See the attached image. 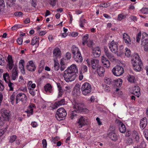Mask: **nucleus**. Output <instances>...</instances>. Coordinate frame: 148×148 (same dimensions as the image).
Returning a JSON list of instances; mask_svg holds the SVG:
<instances>
[{
    "label": "nucleus",
    "mask_w": 148,
    "mask_h": 148,
    "mask_svg": "<svg viewBox=\"0 0 148 148\" xmlns=\"http://www.w3.org/2000/svg\"><path fill=\"white\" fill-rule=\"evenodd\" d=\"M77 73L78 69L76 65H71L64 71L63 77L65 80L68 82L74 81Z\"/></svg>",
    "instance_id": "obj_1"
},
{
    "label": "nucleus",
    "mask_w": 148,
    "mask_h": 148,
    "mask_svg": "<svg viewBox=\"0 0 148 148\" xmlns=\"http://www.w3.org/2000/svg\"><path fill=\"white\" fill-rule=\"evenodd\" d=\"M131 61L134 69L137 71H140L143 67V65L138 55L135 54L133 57Z\"/></svg>",
    "instance_id": "obj_2"
},
{
    "label": "nucleus",
    "mask_w": 148,
    "mask_h": 148,
    "mask_svg": "<svg viewBox=\"0 0 148 148\" xmlns=\"http://www.w3.org/2000/svg\"><path fill=\"white\" fill-rule=\"evenodd\" d=\"M66 114V110L63 108H61L57 110L55 116L58 120L60 121L64 119Z\"/></svg>",
    "instance_id": "obj_3"
},
{
    "label": "nucleus",
    "mask_w": 148,
    "mask_h": 148,
    "mask_svg": "<svg viewBox=\"0 0 148 148\" xmlns=\"http://www.w3.org/2000/svg\"><path fill=\"white\" fill-rule=\"evenodd\" d=\"M81 90L82 94L84 95H88L91 92L92 88L90 84L86 82L82 86Z\"/></svg>",
    "instance_id": "obj_4"
},
{
    "label": "nucleus",
    "mask_w": 148,
    "mask_h": 148,
    "mask_svg": "<svg viewBox=\"0 0 148 148\" xmlns=\"http://www.w3.org/2000/svg\"><path fill=\"white\" fill-rule=\"evenodd\" d=\"M73 108L76 109V112L79 113L81 112L85 108L84 104L76 101H74L72 102Z\"/></svg>",
    "instance_id": "obj_5"
},
{
    "label": "nucleus",
    "mask_w": 148,
    "mask_h": 148,
    "mask_svg": "<svg viewBox=\"0 0 148 148\" xmlns=\"http://www.w3.org/2000/svg\"><path fill=\"white\" fill-rule=\"evenodd\" d=\"M143 37L141 40V45L144 46V49L145 51H148V38L147 34L145 32L142 34Z\"/></svg>",
    "instance_id": "obj_6"
},
{
    "label": "nucleus",
    "mask_w": 148,
    "mask_h": 148,
    "mask_svg": "<svg viewBox=\"0 0 148 148\" xmlns=\"http://www.w3.org/2000/svg\"><path fill=\"white\" fill-rule=\"evenodd\" d=\"M112 71L114 75L119 76L122 75L124 71L122 66L117 65L112 69Z\"/></svg>",
    "instance_id": "obj_7"
},
{
    "label": "nucleus",
    "mask_w": 148,
    "mask_h": 148,
    "mask_svg": "<svg viewBox=\"0 0 148 148\" xmlns=\"http://www.w3.org/2000/svg\"><path fill=\"white\" fill-rule=\"evenodd\" d=\"M27 99V97L24 93H19L16 97V103L17 104L20 101H21L23 103H25Z\"/></svg>",
    "instance_id": "obj_8"
},
{
    "label": "nucleus",
    "mask_w": 148,
    "mask_h": 148,
    "mask_svg": "<svg viewBox=\"0 0 148 148\" xmlns=\"http://www.w3.org/2000/svg\"><path fill=\"white\" fill-rule=\"evenodd\" d=\"M87 121L86 118L83 116H81L78 118L77 123V125L79 128L82 127L87 124Z\"/></svg>",
    "instance_id": "obj_9"
},
{
    "label": "nucleus",
    "mask_w": 148,
    "mask_h": 148,
    "mask_svg": "<svg viewBox=\"0 0 148 148\" xmlns=\"http://www.w3.org/2000/svg\"><path fill=\"white\" fill-rule=\"evenodd\" d=\"M61 52L59 48H55L53 51V60H57L58 59L61 58Z\"/></svg>",
    "instance_id": "obj_10"
},
{
    "label": "nucleus",
    "mask_w": 148,
    "mask_h": 148,
    "mask_svg": "<svg viewBox=\"0 0 148 148\" xmlns=\"http://www.w3.org/2000/svg\"><path fill=\"white\" fill-rule=\"evenodd\" d=\"M108 46L109 49L112 52L114 53L117 51L118 46L116 42H114V40H113L108 44Z\"/></svg>",
    "instance_id": "obj_11"
},
{
    "label": "nucleus",
    "mask_w": 148,
    "mask_h": 148,
    "mask_svg": "<svg viewBox=\"0 0 148 148\" xmlns=\"http://www.w3.org/2000/svg\"><path fill=\"white\" fill-rule=\"evenodd\" d=\"M10 111L8 110L3 109L1 111V116L4 118L6 121H8L10 117Z\"/></svg>",
    "instance_id": "obj_12"
},
{
    "label": "nucleus",
    "mask_w": 148,
    "mask_h": 148,
    "mask_svg": "<svg viewBox=\"0 0 148 148\" xmlns=\"http://www.w3.org/2000/svg\"><path fill=\"white\" fill-rule=\"evenodd\" d=\"M91 63L93 70H95L100 66L99 65V60L97 59H92Z\"/></svg>",
    "instance_id": "obj_13"
},
{
    "label": "nucleus",
    "mask_w": 148,
    "mask_h": 148,
    "mask_svg": "<svg viewBox=\"0 0 148 148\" xmlns=\"http://www.w3.org/2000/svg\"><path fill=\"white\" fill-rule=\"evenodd\" d=\"M100 54L101 51L99 47H97L92 49V56L95 58H97L100 56Z\"/></svg>",
    "instance_id": "obj_14"
},
{
    "label": "nucleus",
    "mask_w": 148,
    "mask_h": 148,
    "mask_svg": "<svg viewBox=\"0 0 148 148\" xmlns=\"http://www.w3.org/2000/svg\"><path fill=\"white\" fill-rule=\"evenodd\" d=\"M123 41L127 45H131V40L130 38L126 33H125L123 34Z\"/></svg>",
    "instance_id": "obj_15"
},
{
    "label": "nucleus",
    "mask_w": 148,
    "mask_h": 148,
    "mask_svg": "<svg viewBox=\"0 0 148 148\" xmlns=\"http://www.w3.org/2000/svg\"><path fill=\"white\" fill-rule=\"evenodd\" d=\"M101 61L104 66L108 68L110 66V64L109 61L103 56L102 57Z\"/></svg>",
    "instance_id": "obj_16"
},
{
    "label": "nucleus",
    "mask_w": 148,
    "mask_h": 148,
    "mask_svg": "<svg viewBox=\"0 0 148 148\" xmlns=\"http://www.w3.org/2000/svg\"><path fill=\"white\" fill-rule=\"evenodd\" d=\"M73 56L75 60L77 62H82L83 60V58L81 53H79Z\"/></svg>",
    "instance_id": "obj_17"
},
{
    "label": "nucleus",
    "mask_w": 148,
    "mask_h": 148,
    "mask_svg": "<svg viewBox=\"0 0 148 148\" xmlns=\"http://www.w3.org/2000/svg\"><path fill=\"white\" fill-rule=\"evenodd\" d=\"M12 77L13 80L16 79L18 76V70L16 67L14 66L13 68L12 71Z\"/></svg>",
    "instance_id": "obj_18"
},
{
    "label": "nucleus",
    "mask_w": 148,
    "mask_h": 148,
    "mask_svg": "<svg viewBox=\"0 0 148 148\" xmlns=\"http://www.w3.org/2000/svg\"><path fill=\"white\" fill-rule=\"evenodd\" d=\"M95 70V71H97L99 75L101 76L103 75V74L105 72V70L103 67L101 66H100Z\"/></svg>",
    "instance_id": "obj_19"
},
{
    "label": "nucleus",
    "mask_w": 148,
    "mask_h": 148,
    "mask_svg": "<svg viewBox=\"0 0 148 148\" xmlns=\"http://www.w3.org/2000/svg\"><path fill=\"white\" fill-rule=\"evenodd\" d=\"M8 65L9 66V68L10 70L12 68L13 66V62L12 60V56L9 55H8Z\"/></svg>",
    "instance_id": "obj_20"
},
{
    "label": "nucleus",
    "mask_w": 148,
    "mask_h": 148,
    "mask_svg": "<svg viewBox=\"0 0 148 148\" xmlns=\"http://www.w3.org/2000/svg\"><path fill=\"white\" fill-rule=\"evenodd\" d=\"M124 53V50L123 46H120L118 49L117 48V51L115 52V53L118 56H120Z\"/></svg>",
    "instance_id": "obj_21"
},
{
    "label": "nucleus",
    "mask_w": 148,
    "mask_h": 148,
    "mask_svg": "<svg viewBox=\"0 0 148 148\" xmlns=\"http://www.w3.org/2000/svg\"><path fill=\"white\" fill-rule=\"evenodd\" d=\"M45 91L47 92L50 93L52 91V86L50 84H47L44 87Z\"/></svg>",
    "instance_id": "obj_22"
},
{
    "label": "nucleus",
    "mask_w": 148,
    "mask_h": 148,
    "mask_svg": "<svg viewBox=\"0 0 148 148\" xmlns=\"http://www.w3.org/2000/svg\"><path fill=\"white\" fill-rule=\"evenodd\" d=\"M119 129L120 132L123 133H125L126 131L125 125L121 122H120L119 124Z\"/></svg>",
    "instance_id": "obj_23"
},
{
    "label": "nucleus",
    "mask_w": 148,
    "mask_h": 148,
    "mask_svg": "<svg viewBox=\"0 0 148 148\" xmlns=\"http://www.w3.org/2000/svg\"><path fill=\"white\" fill-rule=\"evenodd\" d=\"M33 107H34V106L33 105H29V106L28 108L25 111V112H26L27 113V116H28L29 117L31 115L33 114V110L32 108Z\"/></svg>",
    "instance_id": "obj_24"
},
{
    "label": "nucleus",
    "mask_w": 148,
    "mask_h": 148,
    "mask_svg": "<svg viewBox=\"0 0 148 148\" xmlns=\"http://www.w3.org/2000/svg\"><path fill=\"white\" fill-rule=\"evenodd\" d=\"M65 104V101L64 99H62L56 102L55 103L54 106L56 108L60 106L64 105Z\"/></svg>",
    "instance_id": "obj_25"
},
{
    "label": "nucleus",
    "mask_w": 148,
    "mask_h": 148,
    "mask_svg": "<svg viewBox=\"0 0 148 148\" xmlns=\"http://www.w3.org/2000/svg\"><path fill=\"white\" fill-rule=\"evenodd\" d=\"M80 86L79 84H77L75 85L74 89L73 90L74 92L77 95H79L80 93Z\"/></svg>",
    "instance_id": "obj_26"
},
{
    "label": "nucleus",
    "mask_w": 148,
    "mask_h": 148,
    "mask_svg": "<svg viewBox=\"0 0 148 148\" xmlns=\"http://www.w3.org/2000/svg\"><path fill=\"white\" fill-rule=\"evenodd\" d=\"M147 124L146 119L145 118H143L140 121V126L143 129H144L146 127Z\"/></svg>",
    "instance_id": "obj_27"
},
{
    "label": "nucleus",
    "mask_w": 148,
    "mask_h": 148,
    "mask_svg": "<svg viewBox=\"0 0 148 148\" xmlns=\"http://www.w3.org/2000/svg\"><path fill=\"white\" fill-rule=\"evenodd\" d=\"M133 93L137 96L138 97H139L140 95V89L138 86H135L134 88L133 89Z\"/></svg>",
    "instance_id": "obj_28"
},
{
    "label": "nucleus",
    "mask_w": 148,
    "mask_h": 148,
    "mask_svg": "<svg viewBox=\"0 0 148 148\" xmlns=\"http://www.w3.org/2000/svg\"><path fill=\"white\" fill-rule=\"evenodd\" d=\"M109 136L111 140L113 141H116L117 140V136L114 132L109 133Z\"/></svg>",
    "instance_id": "obj_29"
},
{
    "label": "nucleus",
    "mask_w": 148,
    "mask_h": 148,
    "mask_svg": "<svg viewBox=\"0 0 148 148\" xmlns=\"http://www.w3.org/2000/svg\"><path fill=\"white\" fill-rule=\"evenodd\" d=\"M71 51L73 56L75 54L80 53L78 48L75 46H73L72 47Z\"/></svg>",
    "instance_id": "obj_30"
},
{
    "label": "nucleus",
    "mask_w": 148,
    "mask_h": 148,
    "mask_svg": "<svg viewBox=\"0 0 148 148\" xmlns=\"http://www.w3.org/2000/svg\"><path fill=\"white\" fill-rule=\"evenodd\" d=\"M114 85L117 87L121 86L122 84L123 81L121 79H119L114 80Z\"/></svg>",
    "instance_id": "obj_31"
},
{
    "label": "nucleus",
    "mask_w": 148,
    "mask_h": 148,
    "mask_svg": "<svg viewBox=\"0 0 148 148\" xmlns=\"http://www.w3.org/2000/svg\"><path fill=\"white\" fill-rule=\"evenodd\" d=\"M16 0H6V3L9 7H12L15 4V2Z\"/></svg>",
    "instance_id": "obj_32"
},
{
    "label": "nucleus",
    "mask_w": 148,
    "mask_h": 148,
    "mask_svg": "<svg viewBox=\"0 0 148 148\" xmlns=\"http://www.w3.org/2000/svg\"><path fill=\"white\" fill-rule=\"evenodd\" d=\"M105 54L108 58L109 60H111L114 61L116 60V59L115 58L114 56L111 53L109 52L108 53H106Z\"/></svg>",
    "instance_id": "obj_33"
},
{
    "label": "nucleus",
    "mask_w": 148,
    "mask_h": 148,
    "mask_svg": "<svg viewBox=\"0 0 148 148\" xmlns=\"http://www.w3.org/2000/svg\"><path fill=\"white\" fill-rule=\"evenodd\" d=\"M88 34H86L83 37L82 39V44L83 45H85L87 43L88 41Z\"/></svg>",
    "instance_id": "obj_34"
},
{
    "label": "nucleus",
    "mask_w": 148,
    "mask_h": 148,
    "mask_svg": "<svg viewBox=\"0 0 148 148\" xmlns=\"http://www.w3.org/2000/svg\"><path fill=\"white\" fill-rule=\"evenodd\" d=\"M54 64L53 68L55 71H58L59 69L60 64L57 62V60H55L54 61Z\"/></svg>",
    "instance_id": "obj_35"
},
{
    "label": "nucleus",
    "mask_w": 148,
    "mask_h": 148,
    "mask_svg": "<svg viewBox=\"0 0 148 148\" xmlns=\"http://www.w3.org/2000/svg\"><path fill=\"white\" fill-rule=\"evenodd\" d=\"M38 40V38L36 36L34 37L31 41V45H34L36 43H37Z\"/></svg>",
    "instance_id": "obj_36"
},
{
    "label": "nucleus",
    "mask_w": 148,
    "mask_h": 148,
    "mask_svg": "<svg viewBox=\"0 0 148 148\" xmlns=\"http://www.w3.org/2000/svg\"><path fill=\"white\" fill-rule=\"evenodd\" d=\"M133 143V139L131 138H128L125 142V143L127 145H130Z\"/></svg>",
    "instance_id": "obj_37"
},
{
    "label": "nucleus",
    "mask_w": 148,
    "mask_h": 148,
    "mask_svg": "<svg viewBox=\"0 0 148 148\" xmlns=\"http://www.w3.org/2000/svg\"><path fill=\"white\" fill-rule=\"evenodd\" d=\"M27 69L31 71H34L36 69V67L35 66H30L29 65H27L26 66Z\"/></svg>",
    "instance_id": "obj_38"
},
{
    "label": "nucleus",
    "mask_w": 148,
    "mask_h": 148,
    "mask_svg": "<svg viewBox=\"0 0 148 148\" xmlns=\"http://www.w3.org/2000/svg\"><path fill=\"white\" fill-rule=\"evenodd\" d=\"M76 110H74L71 112V113L70 114V118L73 119V118H74L75 117L77 116L76 113H77V112H76Z\"/></svg>",
    "instance_id": "obj_39"
},
{
    "label": "nucleus",
    "mask_w": 148,
    "mask_h": 148,
    "mask_svg": "<svg viewBox=\"0 0 148 148\" xmlns=\"http://www.w3.org/2000/svg\"><path fill=\"white\" fill-rule=\"evenodd\" d=\"M36 86L35 84L33 83L32 81H29L28 82L27 86L28 87H31L33 88H34L36 87Z\"/></svg>",
    "instance_id": "obj_40"
},
{
    "label": "nucleus",
    "mask_w": 148,
    "mask_h": 148,
    "mask_svg": "<svg viewBox=\"0 0 148 148\" xmlns=\"http://www.w3.org/2000/svg\"><path fill=\"white\" fill-rule=\"evenodd\" d=\"M104 81L107 84H110L112 82V79L110 78L106 77L104 79Z\"/></svg>",
    "instance_id": "obj_41"
},
{
    "label": "nucleus",
    "mask_w": 148,
    "mask_h": 148,
    "mask_svg": "<svg viewBox=\"0 0 148 148\" xmlns=\"http://www.w3.org/2000/svg\"><path fill=\"white\" fill-rule=\"evenodd\" d=\"M141 32H140L136 36V41L137 42H139L140 41L141 37Z\"/></svg>",
    "instance_id": "obj_42"
},
{
    "label": "nucleus",
    "mask_w": 148,
    "mask_h": 148,
    "mask_svg": "<svg viewBox=\"0 0 148 148\" xmlns=\"http://www.w3.org/2000/svg\"><path fill=\"white\" fill-rule=\"evenodd\" d=\"M5 119V118L2 116L0 117V126L3 125L5 121H6Z\"/></svg>",
    "instance_id": "obj_43"
},
{
    "label": "nucleus",
    "mask_w": 148,
    "mask_h": 148,
    "mask_svg": "<svg viewBox=\"0 0 148 148\" xmlns=\"http://www.w3.org/2000/svg\"><path fill=\"white\" fill-rule=\"evenodd\" d=\"M126 51L125 53V55L126 56L129 57L130 56L131 54V52L130 49L128 48H126Z\"/></svg>",
    "instance_id": "obj_44"
},
{
    "label": "nucleus",
    "mask_w": 148,
    "mask_h": 148,
    "mask_svg": "<svg viewBox=\"0 0 148 148\" xmlns=\"http://www.w3.org/2000/svg\"><path fill=\"white\" fill-rule=\"evenodd\" d=\"M57 0H50L49 4L53 7H54L56 4Z\"/></svg>",
    "instance_id": "obj_45"
},
{
    "label": "nucleus",
    "mask_w": 148,
    "mask_h": 148,
    "mask_svg": "<svg viewBox=\"0 0 148 148\" xmlns=\"http://www.w3.org/2000/svg\"><path fill=\"white\" fill-rule=\"evenodd\" d=\"M16 136L15 135H13L12 136L10 137V142L11 143H12L14 141L16 138Z\"/></svg>",
    "instance_id": "obj_46"
},
{
    "label": "nucleus",
    "mask_w": 148,
    "mask_h": 148,
    "mask_svg": "<svg viewBox=\"0 0 148 148\" xmlns=\"http://www.w3.org/2000/svg\"><path fill=\"white\" fill-rule=\"evenodd\" d=\"M37 0H30L32 6L35 8L36 5Z\"/></svg>",
    "instance_id": "obj_47"
},
{
    "label": "nucleus",
    "mask_w": 148,
    "mask_h": 148,
    "mask_svg": "<svg viewBox=\"0 0 148 148\" xmlns=\"http://www.w3.org/2000/svg\"><path fill=\"white\" fill-rule=\"evenodd\" d=\"M141 11L144 14H148V8H143L141 10Z\"/></svg>",
    "instance_id": "obj_48"
},
{
    "label": "nucleus",
    "mask_w": 148,
    "mask_h": 148,
    "mask_svg": "<svg viewBox=\"0 0 148 148\" xmlns=\"http://www.w3.org/2000/svg\"><path fill=\"white\" fill-rule=\"evenodd\" d=\"M23 14V13L21 12H14V14L16 16L20 17Z\"/></svg>",
    "instance_id": "obj_49"
},
{
    "label": "nucleus",
    "mask_w": 148,
    "mask_h": 148,
    "mask_svg": "<svg viewBox=\"0 0 148 148\" xmlns=\"http://www.w3.org/2000/svg\"><path fill=\"white\" fill-rule=\"evenodd\" d=\"M10 101L12 105L14 103V101L15 100V95L13 94L10 97Z\"/></svg>",
    "instance_id": "obj_50"
},
{
    "label": "nucleus",
    "mask_w": 148,
    "mask_h": 148,
    "mask_svg": "<svg viewBox=\"0 0 148 148\" xmlns=\"http://www.w3.org/2000/svg\"><path fill=\"white\" fill-rule=\"evenodd\" d=\"M4 6L5 4L3 0H0V11L2 8Z\"/></svg>",
    "instance_id": "obj_51"
},
{
    "label": "nucleus",
    "mask_w": 148,
    "mask_h": 148,
    "mask_svg": "<svg viewBox=\"0 0 148 148\" xmlns=\"http://www.w3.org/2000/svg\"><path fill=\"white\" fill-rule=\"evenodd\" d=\"M125 16L122 14H119L117 18V19L119 21L121 20L123 18H125Z\"/></svg>",
    "instance_id": "obj_52"
},
{
    "label": "nucleus",
    "mask_w": 148,
    "mask_h": 148,
    "mask_svg": "<svg viewBox=\"0 0 148 148\" xmlns=\"http://www.w3.org/2000/svg\"><path fill=\"white\" fill-rule=\"evenodd\" d=\"M19 68L21 70V72L23 74H25V71L24 67V65H21L20 66H19Z\"/></svg>",
    "instance_id": "obj_53"
},
{
    "label": "nucleus",
    "mask_w": 148,
    "mask_h": 148,
    "mask_svg": "<svg viewBox=\"0 0 148 148\" xmlns=\"http://www.w3.org/2000/svg\"><path fill=\"white\" fill-rule=\"evenodd\" d=\"M138 136H139V135L138 132L135 130L133 131L132 133V137H135Z\"/></svg>",
    "instance_id": "obj_54"
},
{
    "label": "nucleus",
    "mask_w": 148,
    "mask_h": 148,
    "mask_svg": "<svg viewBox=\"0 0 148 148\" xmlns=\"http://www.w3.org/2000/svg\"><path fill=\"white\" fill-rule=\"evenodd\" d=\"M23 37H21L18 38L17 39V42L19 45H20L22 44L23 42Z\"/></svg>",
    "instance_id": "obj_55"
},
{
    "label": "nucleus",
    "mask_w": 148,
    "mask_h": 148,
    "mask_svg": "<svg viewBox=\"0 0 148 148\" xmlns=\"http://www.w3.org/2000/svg\"><path fill=\"white\" fill-rule=\"evenodd\" d=\"M4 88V86L3 84V82L1 80H0V91H3Z\"/></svg>",
    "instance_id": "obj_56"
},
{
    "label": "nucleus",
    "mask_w": 148,
    "mask_h": 148,
    "mask_svg": "<svg viewBox=\"0 0 148 148\" xmlns=\"http://www.w3.org/2000/svg\"><path fill=\"white\" fill-rule=\"evenodd\" d=\"M87 46L89 47H92L93 45V42L92 40H89L87 43Z\"/></svg>",
    "instance_id": "obj_57"
},
{
    "label": "nucleus",
    "mask_w": 148,
    "mask_h": 148,
    "mask_svg": "<svg viewBox=\"0 0 148 148\" xmlns=\"http://www.w3.org/2000/svg\"><path fill=\"white\" fill-rule=\"evenodd\" d=\"M29 92L32 96H34L35 95L34 90L30 88L29 89Z\"/></svg>",
    "instance_id": "obj_58"
},
{
    "label": "nucleus",
    "mask_w": 148,
    "mask_h": 148,
    "mask_svg": "<svg viewBox=\"0 0 148 148\" xmlns=\"http://www.w3.org/2000/svg\"><path fill=\"white\" fill-rule=\"evenodd\" d=\"M20 89L21 91L24 92H26L27 91V87L26 86L21 87L20 88Z\"/></svg>",
    "instance_id": "obj_59"
},
{
    "label": "nucleus",
    "mask_w": 148,
    "mask_h": 148,
    "mask_svg": "<svg viewBox=\"0 0 148 148\" xmlns=\"http://www.w3.org/2000/svg\"><path fill=\"white\" fill-rule=\"evenodd\" d=\"M42 144L44 148H46L47 146V143L45 139H44L42 140Z\"/></svg>",
    "instance_id": "obj_60"
},
{
    "label": "nucleus",
    "mask_w": 148,
    "mask_h": 148,
    "mask_svg": "<svg viewBox=\"0 0 148 148\" xmlns=\"http://www.w3.org/2000/svg\"><path fill=\"white\" fill-rule=\"evenodd\" d=\"M128 81L131 82H134V77L133 76H130L128 79Z\"/></svg>",
    "instance_id": "obj_61"
},
{
    "label": "nucleus",
    "mask_w": 148,
    "mask_h": 148,
    "mask_svg": "<svg viewBox=\"0 0 148 148\" xmlns=\"http://www.w3.org/2000/svg\"><path fill=\"white\" fill-rule=\"evenodd\" d=\"M8 86L10 88V90L12 91L13 90V88L12 86L13 84L10 81L8 83Z\"/></svg>",
    "instance_id": "obj_62"
},
{
    "label": "nucleus",
    "mask_w": 148,
    "mask_h": 148,
    "mask_svg": "<svg viewBox=\"0 0 148 148\" xmlns=\"http://www.w3.org/2000/svg\"><path fill=\"white\" fill-rule=\"evenodd\" d=\"M3 57L2 55L0 54V64L1 65L2 64V62L4 63L5 62L3 59Z\"/></svg>",
    "instance_id": "obj_63"
},
{
    "label": "nucleus",
    "mask_w": 148,
    "mask_h": 148,
    "mask_svg": "<svg viewBox=\"0 0 148 148\" xmlns=\"http://www.w3.org/2000/svg\"><path fill=\"white\" fill-rule=\"evenodd\" d=\"M82 69L83 71L85 72L87 71V67L85 65H83L82 67Z\"/></svg>",
    "instance_id": "obj_64"
}]
</instances>
